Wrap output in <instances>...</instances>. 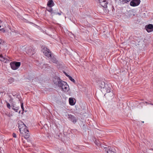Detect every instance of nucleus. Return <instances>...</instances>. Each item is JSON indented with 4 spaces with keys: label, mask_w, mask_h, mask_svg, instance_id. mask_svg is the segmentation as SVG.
I'll use <instances>...</instances> for the list:
<instances>
[{
    "label": "nucleus",
    "mask_w": 153,
    "mask_h": 153,
    "mask_svg": "<svg viewBox=\"0 0 153 153\" xmlns=\"http://www.w3.org/2000/svg\"><path fill=\"white\" fill-rule=\"evenodd\" d=\"M42 52L49 59L54 63H57V61L56 60V58L53 56L50 50L46 47H45L42 50Z\"/></svg>",
    "instance_id": "nucleus-1"
},
{
    "label": "nucleus",
    "mask_w": 153,
    "mask_h": 153,
    "mask_svg": "<svg viewBox=\"0 0 153 153\" xmlns=\"http://www.w3.org/2000/svg\"><path fill=\"white\" fill-rule=\"evenodd\" d=\"M18 125L21 134H24L25 131H27V127L21 121H18Z\"/></svg>",
    "instance_id": "nucleus-2"
},
{
    "label": "nucleus",
    "mask_w": 153,
    "mask_h": 153,
    "mask_svg": "<svg viewBox=\"0 0 153 153\" xmlns=\"http://www.w3.org/2000/svg\"><path fill=\"white\" fill-rule=\"evenodd\" d=\"M21 65L20 62H13L10 63V65L11 68L13 70H16L18 69Z\"/></svg>",
    "instance_id": "nucleus-3"
},
{
    "label": "nucleus",
    "mask_w": 153,
    "mask_h": 153,
    "mask_svg": "<svg viewBox=\"0 0 153 153\" xmlns=\"http://www.w3.org/2000/svg\"><path fill=\"white\" fill-rule=\"evenodd\" d=\"M62 82L63 83H62V84L63 85H61L60 87L62 90L65 92H67L69 90L68 85L66 82Z\"/></svg>",
    "instance_id": "nucleus-4"
},
{
    "label": "nucleus",
    "mask_w": 153,
    "mask_h": 153,
    "mask_svg": "<svg viewBox=\"0 0 153 153\" xmlns=\"http://www.w3.org/2000/svg\"><path fill=\"white\" fill-rule=\"evenodd\" d=\"M105 90L106 92L108 93H111V95L112 96L113 95L112 93L113 90L112 89V87L111 85L106 84L105 85V88L104 89Z\"/></svg>",
    "instance_id": "nucleus-5"
},
{
    "label": "nucleus",
    "mask_w": 153,
    "mask_h": 153,
    "mask_svg": "<svg viewBox=\"0 0 153 153\" xmlns=\"http://www.w3.org/2000/svg\"><path fill=\"white\" fill-rule=\"evenodd\" d=\"M68 120L73 122L74 123H76L77 119L76 117L71 114H68Z\"/></svg>",
    "instance_id": "nucleus-6"
},
{
    "label": "nucleus",
    "mask_w": 153,
    "mask_h": 153,
    "mask_svg": "<svg viewBox=\"0 0 153 153\" xmlns=\"http://www.w3.org/2000/svg\"><path fill=\"white\" fill-rule=\"evenodd\" d=\"M140 0H132L130 2V5L133 7L137 6L140 4Z\"/></svg>",
    "instance_id": "nucleus-7"
},
{
    "label": "nucleus",
    "mask_w": 153,
    "mask_h": 153,
    "mask_svg": "<svg viewBox=\"0 0 153 153\" xmlns=\"http://www.w3.org/2000/svg\"><path fill=\"white\" fill-rule=\"evenodd\" d=\"M145 29L149 33L153 31V25L149 24L146 26Z\"/></svg>",
    "instance_id": "nucleus-8"
},
{
    "label": "nucleus",
    "mask_w": 153,
    "mask_h": 153,
    "mask_svg": "<svg viewBox=\"0 0 153 153\" xmlns=\"http://www.w3.org/2000/svg\"><path fill=\"white\" fill-rule=\"evenodd\" d=\"M100 4L104 7H106L108 4L106 0H99Z\"/></svg>",
    "instance_id": "nucleus-9"
},
{
    "label": "nucleus",
    "mask_w": 153,
    "mask_h": 153,
    "mask_svg": "<svg viewBox=\"0 0 153 153\" xmlns=\"http://www.w3.org/2000/svg\"><path fill=\"white\" fill-rule=\"evenodd\" d=\"M106 84H105L104 82L100 81L98 83V87L100 88H103L104 89L105 88V85Z\"/></svg>",
    "instance_id": "nucleus-10"
},
{
    "label": "nucleus",
    "mask_w": 153,
    "mask_h": 153,
    "mask_svg": "<svg viewBox=\"0 0 153 153\" xmlns=\"http://www.w3.org/2000/svg\"><path fill=\"white\" fill-rule=\"evenodd\" d=\"M25 133L24 134H22V136L24 137V138L27 139L30 136V133H29V131L28 129H27V131H24Z\"/></svg>",
    "instance_id": "nucleus-11"
},
{
    "label": "nucleus",
    "mask_w": 153,
    "mask_h": 153,
    "mask_svg": "<svg viewBox=\"0 0 153 153\" xmlns=\"http://www.w3.org/2000/svg\"><path fill=\"white\" fill-rule=\"evenodd\" d=\"M61 80V79L59 77H56L54 79L53 82L55 84L58 85L59 83Z\"/></svg>",
    "instance_id": "nucleus-12"
},
{
    "label": "nucleus",
    "mask_w": 153,
    "mask_h": 153,
    "mask_svg": "<svg viewBox=\"0 0 153 153\" xmlns=\"http://www.w3.org/2000/svg\"><path fill=\"white\" fill-rule=\"evenodd\" d=\"M47 5L49 7L51 8L54 5V3L53 0H49L47 3Z\"/></svg>",
    "instance_id": "nucleus-13"
},
{
    "label": "nucleus",
    "mask_w": 153,
    "mask_h": 153,
    "mask_svg": "<svg viewBox=\"0 0 153 153\" xmlns=\"http://www.w3.org/2000/svg\"><path fill=\"white\" fill-rule=\"evenodd\" d=\"M107 149L108 150L107 151V153H116L114 151V149L111 147H108Z\"/></svg>",
    "instance_id": "nucleus-14"
},
{
    "label": "nucleus",
    "mask_w": 153,
    "mask_h": 153,
    "mask_svg": "<svg viewBox=\"0 0 153 153\" xmlns=\"http://www.w3.org/2000/svg\"><path fill=\"white\" fill-rule=\"evenodd\" d=\"M69 102L70 104L71 105H74L75 104L74 100L72 98H69Z\"/></svg>",
    "instance_id": "nucleus-15"
},
{
    "label": "nucleus",
    "mask_w": 153,
    "mask_h": 153,
    "mask_svg": "<svg viewBox=\"0 0 153 153\" xmlns=\"http://www.w3.org/2000/svg\"><path fill=\"white\" fill-rule=\"evenodd\" d=\"M28 53H29L30 55H32L34 54V49H33L32 48L31 49H29L27 51Z\"/></svg>",
    "instance_id": "nucleus-16"
},
{
    "label": "nucleus",
    "mask_w": 153,
    "mask_h": 153,
    "mask_svg": "<svg viewBox=\"0 0 153 153\" xmlns=\"http://www.w3.org/2000/svg\"><path fill=\"white\" fill-rule=\"evenodd\" d=\"M14 80L13 78L10 77L8 79V83L9 84H11L13 82H14Z\"/></svg>",
    "instance_id": "nucleus-17"
},
{
    "label": "nucleus",
    "mask_w": 153,
    "mask_h": 153,
    "mask_svg": "<svg viewBox=\"0 0 153 153\" xmlns=\"http://www.w3.org/2000/svg\"><path fill=\"white\" fill-rule=\"evenodd\" d=\"M66 76H68L69 79L71 80V81L73 82H75V80L74 79H73L72 77H71V76H70L68 75H67V74H66Z\"/></svg>",
    "instance_id": "nucleus-18"
},
{
    "label": "nucleus",
    "mask_w": 153,
    "mask_h": 153,
    "mask_svg": "<svg viewBox=\"0 0 153 153\" xmlns=\"http://www.w3.org/2000/svg\"><path fill=\"white\" fill-rule=\"evenodd\" d=\"M5 59H6V60H7V58H4L2 55H0V60L1 61H4V60Z\"/></svg>",
    "instance_id": "nucleus-19"
},
{
    "label": "nucleus",
    "mask_w": 153,
    "mask_h": 153,
    "mask_svg": "<svg viewBox=\"0 0 153 153\" xmlns=\"http://www.w3.org/2000/svg\"><path fill=\"white\" fill-rule=\"evenodd\" d=\"M123 3H127L130 0H119Z\"/></svg>",
    "instance_id": "nucleus-20"
},
{
    "label": "nucleus",
    "mask_w": 153,
    "mask_h": 153,
    "mask_svg": "<svg viewBox=\"0 0 153 153\" xmlns=\"http://www.w3.org/2000/svg\"><path fill=\"white\" fill-rule=\"evenodd\" d=\"M47 10L48 11V12H50L51 14L52 13L53 11V9L51 8V7H50L48 9V8H47Z\"/></svg>",
    "instance_id": "nucleus-21"
},
{
    "label": "nucleus",
    "mask_w": 153,
    "mask_h": 153,
    "mask_svg": "<svg viewBox=\"0 0 153 153\" xmlns=\"http://www.w3.org/2000/svg\"><path fill=\"white\" fill-rule=\"evenodd\" d=\"M62 82H65L62 80H61L60 82L59 83V84L57 85L60 88L61 87V85H63L62 84V83H63Z\"/></svg>",
    "instance_id": "nucleus-22"
},
{
    "label": "nucleus",
    "mask_w": 153,
    "mask_h": 153,
    "mask_svg": "<svg viewBox=\"0 0 153 153\" xmlns=\"http://www.w3.org/2000/svg\"><path fill=\"white\" fill-rule=\"evenodd\" d=\"M19 109V107H15L13 110L16 112H17L18 110Z\"/></svg>",
    "instance_id": "nucleus-23"
},
{
    "label": "nucleus",
    "mask_w": 153,
    "mask_h": 153,
    "mask_svg": "<svg viewBox=\"0 0 153 153\" xmlns=\"http://www.w3.org/2000/svg\"><path fill=\"white\" fill-rule=\"evenodd\" d=\"M21 108L22 110V113L23 114V111H24V106H23V104L22 102H21Z\"/></svg>",
    "instance_id": "nucleus-24"
},
{
    "label": "nucleus",
    "mask_w": 153,
    "mask_h": 153,
    "mask_svg": "<svg viewBox=\"0 0 153 153\" xmlns=\"http://www.w3.org/2000/svg\"><path fill=\"white\" fill-rule=\"evenodd\" d=\"M6 106L9 109H11V106L10 104L7 102H6Z\"/></svg>",
    "instance_id": "nucleus-25"
},
{
    "label": "nucleus",
    "mask_w": 153,
    "mask_h": 153,
    "mask_svg": "<svg viewBox=\"0 0 153 153\" xmlns=\"http://www.w3.org/2000/svg\"><path fill=\"white\" fill-rule=\"evenodd\" d=\"M57 12H56L53 11L51 15H57Z\"/></svg>",
    "instance_id": "nucleus-26"
},
{
    "label": "nucleus",
    "mask_w": 153,
    "mask_h": 153,
    "mask_svg": "<svg viewBox=\"0 0 153 153\" xmlns=\"http://www.w3.org/2000/svg\"><path fill=\"white\" fill-rule=\"evenodd\" d=\"M0 31L3 32V33H4L5 32V30L4 28L0 29Z\"/></svg>",
    "instance_id": "nucleus-27"
},
{
    "label": "nucleus",
    "mask_w": 153,
    "mask_h": 153,
    "mask_svg": "<svg viewBox=\"0 0 153 153\" xmlns=\"http://www.w3.org/2000/svg\"><path fill=\"white\" fill-rule=\"evenodd\" d=\"M13 136L14 138H16V135L15 133H13Z\"/></svg>",
    "instance_id": "nucleus-28"
},
{
    "label": "nucleus",
    "mask_w": 153,
    "mask_h": 153,
    "mask_svg": "<svg viewBox=\"0 0 153 153\" xmlns=\"http://www.w3.org/2000/svg\"><path fill=\"white\" fill-rule=\"evenodd\" d=\"M62 12H60V13H58V12H57V14H58V15H61V14H62Z\"/></svg>",
    "instance_id": "nucleus-29"
},
{
    "label": "nucleus",
    "mask_w": 153,
    "mask_h": 153,
    "mask_svg": "<svg viewBox=\"0 0 153 153\" xmlns=\"http://www.w3.org/2000/svg\"><path fill=\"white\" fill-rule=\"evenodd\" d=\"M15 107H16L14 105H12V106H11L12 109H13Z\"/></svg>",
    "instance_id": "nucleus-30"
},
{
    "label": "nucleus",
    "mask_w": 153,
    "mask_h": 153,
    "mask_svg": "<svg viewBox=\"0 0 153 153\" xmlns=\"http://www.w3.org/2000/svg\"><path fill=\"white\" fill-rule=\"evenodd\" d=\"M2 42V39H0V44Z\"/></svg>",
    "instance_id": "nucleus-31"
},
{
    "label": "nucleus",
    "mask_w": 153,
    "mask_h": 153,
    "mask_svg": "<svg viewBox=\"0 0 153 153\" xmlns=\"http://www.w3.org/2000/svg\"><path fill=\"white\" fill-rule=\"evenodd\" d=\"M2 22V21L1 19H0V23H1Z\"/></svg>",
    "instance_id": "nucleus-32"
},
{
    "label": "nucleus",
    "mask_w": 153,
    "mask_h": 153,
    "mask_svg": "<svg viewBox=\"0 0 153 153\" xmlns=\"http://www.w3.org/2000/svg\"><path fill=\"white\" fill-rule=\"evenodd\" d=\"M149 104H150V105H153V104H152V103H150Z\"/></svg>",
    "instance_id": "nucleus-33"
},
{
    "label": "nucleus",
    "mask_w": 153,
    "mask_h": 153,
    "mask_svg": "<svg viewBox=\"0 0 153 153\" xmlns=\"http://www.w3.org/2000/svg\"><path fill=\"white\" fill-rule=\"evenodd\" d=\"M20 112H21L20 111H19V113H20Z\"/></svg>",
    "instance_id": "nucleus-34"
},
{
    "label": "nucleus",
    "mask_w": 153,
    "mask_h": 153,
    "mask_svg": "<svg viewBox=\"0 0 153 153\" xmlns=\"http://www.w3.org/2000/svg\"><path fill=\"white\" fill-rule=\"evenodd\" d=\"M1 26L0 25V28L1 27Z\"/></svg>",
    "instance_id": "nucleus-35"
}]
</instances>
